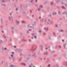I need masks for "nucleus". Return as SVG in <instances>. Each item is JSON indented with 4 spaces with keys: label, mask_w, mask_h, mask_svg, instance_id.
Wrapping results in <instances>:
<instances>
[{
    "label": "nucleus",
    "mask_w": 67,
    "mask_h": 67,
    "mask_svg": "<svg viewBox=\"0 0 67 67\" xmlns=\"http://www.w3.org/2000/svg\"><path fill=\"white\" fill-rule=\"evenodd\" d=\"M27 56L28 57L26 59L27 61H29L30 59H31V55H30L29 54H28Z\"/></svg>",
    "instance_id": "1"
},
{
    "label": "nucleus",
    "mask_w": 67,
    "mask_h": 67,
    "mask_svg": "<svg viewBox=\"0 0 67 67\" xmlns=\"http://www.w3.org/2000/svg\"><path fill=\"white\" fill-rule=\"evenodd\" d=\"M32 56H34V58H37V56L36 55V53H35L33 54H32Z\"/></svg>",
    "instance_id": "2"
},
{
    "label": "nucleus",
    "mask_w": 67,
    "mask_h": 67,
    "mask_svg": "<svg viewBox=\"0 0 67 67\" xmlns=\"http://www.w3.org/2000/svg\"><path fill=\"white\" fill-rule=\"evenodd\" d=\"M10 16H9V20L10 21H11V19H12L13 18V17H12V13H10Z\"/></svg>",
    "instance_id": "3"
},
{
    "label": "nucleus",
    "mask_w": 67,
    "mask_h": 67,
    "mask_svg": "<svg viewBox=\"0 0 67 67\" xmlns=\"http://www.w3.org/2000/svg\"><path fill=\"white\" fill-rule=\"evenodd\" d=\"M48 35L49 37H50L51 36V35H52V32L51 31H49L48 32Z\"/></svg>",
    "instance_id": "4"
},
{
    "label": "nucleus",
    "mask_w": 67,
    "mask_h": 67,
    "mask_svg": "<svg viewBox=\"0 0 67 67\" xmlns=\"http://www.w3.org/2000/svg\"><path fill=\"white\" fill-rule=\"evenodd\" d=\"M44 29L46 31H47V32H48V27H45L44 28Z\"/></svg>",
    "instance_id": "5"
},
{
    "label": "nucleus",
    "mask_w": 67,
    "mask_h": 67,
    "mask_svg": "<svg viewBox=\"0 0 67 67\" xmlns=\"http://www.w3.org/2000/svg\"><path fill=\"white\" fill-rule=\"evenodd\" d=\"M55 51H51V54H53L54 53H55Z\"/></svg>",
    "instance_id": "6"
},
{
    "label": "nucleus",
    "mask_w": 67,
    "mask_h": 67,
    "mask_svg": "<svg viewBox=\"0 0 67 67\" xmlns=\"http://www.w3.org/2000/svg\"><path fill=\"white\" fill-rule=\"evenodd\" d=\"M48 19V18H47V24H49V22H50V20L49 19Z\"/></svg>",
    "instance_id": "7"
},
{
    "label": "nucleus",
    "mask_w": 67,
    "mask_h": 67,
    "mask_svg": "<svg viewBox=\"0 0 67 67\" xmlns=\"http://www.w3.org/2000/svg\"><path fill=\"white\" fill-rule=\"evenodd\" d=\"M16 24L17 25H19V22L18 21H16Z\"/></svg>",
    "instance_id": "8"
},
{
    "label": "nucleus",
    "mask_w": 67,
    "mask_h": 67,
    "mask_svg": "<svg viewBox=\"0 0 67 67\" xmlns=\"http://www.w3.org/2000/svg\"><path fill=\"white\" fill-rule=\"evenodd\" d=\"M58 21H60L61 20H62V18H60V17H59L58 18Z\"/></svg>",
    "instance_id": "9"
},
{
    "label": "nucleus",
    "mask_w": 67,
    "mask_h": 67,
    "mask_svg": "<svg viewBox=\"0 0 67 67\" xmlns=\"http://www.w3.org/2000/svg\"><path fill=\"white\" fill-rule=\"evenodd\" d=\"M14 31V28L13 27H11V32H13Z\"/></svg>",
    "instance_id": "10"
},
{
    "label": "nucleus",
    "mask_w": 67,
    "mask_h": 67,
    "mask_svg": "<svg viewBox=\"0 0 67 67\" xmlns=\"http://www.w3.org/2000/svg\"><path fill=\"white\" fill-rule=\"evenodd\" d=\"M56 12H53V13L52 14L53 15H56Z\"/></svg>",
    "instance_id": "11"
},
{
    "label": "nucleus",
    "mask_w": 67,
    "mask_h": 67,
    "mask_svg": "<svg viewBox=\"0 0 67 67\" xmlns=\"http://www.w3.org/2000/svg\"><path fill=\"white\" fill-rule=\"evenodd\" d=\"M47 16H48L49 18H51V17H52V15L51 14L48 15Z\"/></svg>",
    "instance_id": "12"
},
{
    "label": "nucleus",
    "mask_w": 67,
    "mask_h": 67,
    "mask_svg": "<svg viewBox=\"0 0 67 67\" xmlns=\"http://www.w3.org/2000/svg\"><path fill=\"white\" fill-rule=\"evenodd\" d=\"M34 25H37V21L34 22Z\"/></svg>",
    "instance_id": "13"
},
{
    "label": "nucleus",
    "mask_w": 67,
    "mask_h": 67,
    "mask_svg": "<svg viewBox=\"0 0 67 67\" xmlns=\"http://www.w3.org/2000/svg\"><path fill=\"white\" fill-rule=\"evenodd\" d=\"M25 41H26V40L24 39L23 40H22L21 42H25Z\"/></svg>",
    "instance_id": "14"
},
{
    "label": "nucleus",
    "mask_w": 67,
    "mask_h": 67,
    "mask_svg": "<svg viewBox=\"0 0 67 67\" xmlns=\"http://www.w3.org/2000/svg\"><path fill=\"white\" fill-rule=\"evenodd\" d=\"M47 54V53L46 52H45L43 53V55H46Z\"/></svg>",
    "instance_id": "15"
},
{
    "label": "nucleus",
    "mask_w": 67,
    "mask_h": 67,
    "mask_svg": "<svg viewBox=\"0 0 67 67\" xmlns=\"http://www.w3.org/2000/svg\"><path fill=\"white\" fill-rule=\"evenodd\" d=\"M21 64L22 65H24V66H25V65H26V64L24 63H21Z\"/></svg>",
    "instance_id": "16"
},
{
    "label": "nucleus",
    "mask_w": 67,
    "mask_h": 67,
    "mask_svg": "<svg viewBox=\"0 0 67 67\" xmlns=\"http://www.w3.org/2000/svg\"><path fill=\"white\" fill-rule=\"evenodd\" d=\"M44 11H45V10H44V9L41 8V11H42V12H44Z\"/></svg>",
    "instance_id": "17"
},
{
    "label": "nucleus",
    "mask_w": 67,
    "mask_h": 67,
    "mask_svg": "<svg viewBox=\"0 0 67 67\" xmlns=\"http://www.w3.org/2000/svg\"><path fill=\"white\" fill-rule=\"evenodd\" d=\"M3 43V42L2 41H0V44H2Z\"/></svg>",
    "instance_id": "18"
},
{
    "label": "nucleus",
    "mask_w": 67,
    "mask_h": 67,
    "mask_svg": "<svg viewBox=\"0 0 67 67\" xmlns=\"http://www.w3.org/2000/svg\"><path fill=\"white\" fill-rule=\"evenodd\" d=\"M15 30L16 31H18V28H17V27H16L15 28Z\"/></svg>",
    "instance_id": "19"
},
{
    "label": "nucleus",
    "mask_w": 67,
    "mask_h": 67,
    "mask_svg": "<svg viewBox=\"0 0 67 67\" xmlns=\"http://www.w3.org/2000/svg\"><path fill=\"white\" fill-rule=\"evenodd\" d=\"M15 61V58H13V62H14Z\"/></svg>",
    "instance_id": "20"
},
{
    "label": "nucleus",
    "mask_w": 67,
    "mask_h": 67,
    "mask_svg": "<svg viewBox=\"0 0 67 67\" xmlns=\"http://www.w3.org/2000/svg\"><path fill=\"white\" fill-rule=\"evenodd\" d=\"M61 13V12H60V11H59L58 12V15H59V14H60Z\"/></svg>",
    "instance_id": "21"
},
{
    "label": "nucleus",
    "mask_w": 67,
    "mask_h": 67,
    "mask_svg": "<svg viewBox=\"0 0 67 67\" xmlns=\"http://www.w3.org/2000/svg\"><path fill=\"white\" fill-rule=\"evenodd\" d=\"M21 51H22V49H19V53H20V52H21Z\"/></svg>",
    "instance_id": "22"
},
{
    "label": "nucleus",
    "mask_w": 67,
    "mask_h": 67,
    "mask_svg": "<svg viewBox=\"0 0 67 67\" xmlns=\"http://www.w3.org/2000/svg\"><path fill=\"white\" fill-rule=\"evenodd\" d=\"M19 56H20V57H21V56H23V54L22 53H20V54H19Z\"/></svg>",
    "instance_id": "23"
},
{
    "label": "nucleus",
    "mask_w": 67,
    "mask_h": 67,
    "mask_svg": "<svg viewBox=\"0 0 67 67\" xmlns=\"http://www.w3.org/2000/svg\"><path fill=\"white\" fill-rule=\"evenodd\" d=\"M38 32H39L40 33H41L42 32V31L41 30H39L38 31Z\"/></svg>",
    "instance_id": "24"
},
{
    "label": "nucleus",
    "mask_w": 67,
    "mask_h": 67,
    "mask_svg": "<svg viewBox=\"0 0 67 67\" xmlns=\"http://www.w3.org/2000/svg\"><path fill=\"white\" fill-rule=\"evenodd\" d=\"M42 8H38V11H40L41 10V9Z\"/></svg>",
    "instance_id": "25"
},
{
    "label": "nucleus",
    "mask_w": 67,
    "mask_h": 67,
    "mask_svg": "<svg viewBox=\"0 0 67 67\" xmlns=\"http://www.w3.org/2000/svg\"><path fill=\"white\" fill-rule=\"evenodd\" d=\"M61 8L64 9H65V7H64V6L63 5H62L61 6Z\"/></svg>",
    "instance_id": "26"
},
{
    "label": "nucleus",
    "mask_w": 67,
    "mask_h": 67,
    "mask_svg": "<svg viewBox=\"0 0 67 67\" xmlns=\"http://www.w3.org/2000/svg\"><path fill=\"white\" fill-rule=\"evenodd\" d=\"M33 66L32 64L29 65V67H31Z\"/></svg>",
    "instance_id": "27"
},
{
    "label": "nucleus",
    "mask_w": 67,
    "mask_h": 67,
    "mask_svg": "<svg viewBox=\"0 0 67 67\" xmlns=\"http://www.w3.org/2000/svg\"><path fill=\"white\" fill-rule=\"evenodd\" d=\"M64 13L66 15V17H67V12H65Z\"/></svg>",
    "instance_id": "28"
},
{
    "label": "nucleus",
    "mask_w": 67,
    "mask_h": 67,
    "mask_svg": "<svg viewBox=\"0 0 67 67\" xmlns=\"http://www.w3.org/2000/svg\"><path fill=\"white\" fill-rule=\"evenodd\" d=\"M42 21L43 22H44V19L42 18Z\"/></svg>",
    "instance_id": "29"
},
{
    "label": "nucleus",
    "mask_w": 67,
    "mask_h": 67,
    "mask_svg": "<svg viewBox=\"0 0 67 67\" xmlns=\"http://www.w3.org/2000/svg\"><path fill=\"white\" fill-rule=\"evenodd\" d=\"M53 58V56L51 55L50 56V58L51 59H52Z\"/></svg>",
    "instance_id": "30"
},
{
    "label": "nucleus",
    "mask_w": 67,
    "mask_h": 67,
    "mask_svg": "<svg viewBox=\"0 0 67 67\" xmlns=\"http://www.w3.org/2000/svg\"><path fill=\"white\" fill-rule=\"evenodd\" d=\"M30 27V28H31V27H33L32 26H28V27Z\"/></svg>",
    "instance_id": "31"
},
{
    "label": "nucleus",
    "mask_w": 67,
    "mask_h": 67,
    "mask_svg": "<svg viewBox=\"0 0 67 67\" xmlns=\"http://www.w3.org/2000/svg\"><path fill=\"white\" fill-rule=\"evenodd\" d=\"M44 5H46V4H47V2H46L45 3H44Z\"/></svg>",
    "instance_id": "32"
},
{
    "label": "nucleus",
    "mask_w": 67,
    "mask_h": 67,
    "mask_svg": "<svg viewBox=\"0 0 67 67\" xmlns=\"http://www.w3.org/2000/svg\"><path fill=\"white\" fill-rule=\"evenodd\" d=\"M60 31L62 32H64V31L63 30V29H61Z\"/></svg>",
    "instance_id": "33"
},
{
    "label": "nucleus",
    "mask_w": 67,
    "mask_h": 67,
    "mask_svg": "<svg viewBox=\"0 0 67 67\" xmlns=\"http://www.w3.org/2000/svg\"><path fill=\"white\" fill-rule=\"evenodd\" d=\"M22 23L24 24V23H25V21H22Z\"/></svg>",
    "instance_id": "34"
},
{
    "label": "nucleus",
    "mask_w": 67,
    "mask_h": 67,
    "mask_svg": "<svg viewBox=\"0 0 67 67\" xmlns=\"http://www.w3.org/2000/svg\"><path fill=\"white\" fill-rule=\"evenodd\" d=\"M58 47L59 49H60V47H61L60 46H58Z\"/></svg>",
    "instance_id": "35"
},
{
    "label": "nucleus",
    "mask_w": 67,
    "mask_h": 67,
    "mask_svg": "<svg viewBox=\"0 0 67 67\" xmlns=\"http://www.w3.org/2000/svg\"><path fill=\"white\" fill-rule=\"evenodd\" d=\"M22 27H25V25H23Z\"/></svg>",
    "instance_id": "36"
},
{
    "label": "nucleus",
    "mask_w": 67,
    "mask_h": 67,
    "mask_svg": "<svg viewBox=\"0 0 67 67\" xmlns=\"http://www.w3.org/2000/svg\"><path fill=\"white\" fill-rule=\"evenodd\" d=\"M63 19H64V20H65V19H66V18L65 17V16H63Z\"/></svg>",
    "instance_id": "37"
},
{
    "label": "nucleus",
    "mask_w": 67,
    "mask_h": 67,
    "mask_svg": "<svg viewBox=\"0 0 67 67\" xmlns=\"http://www.w3.org/2000/svg\"><path fill=\"white\" fill-rule=\"evenodd\" d=\"M11 56L12 57H13V54H12L11 55Z\"/></svg>",
    "instance_id": "38"
},
{
    "label": "nucleus",
    "mask_w": 67,
    "mask_h": 67,
    "mask_svg": "<svg viewBox=\"0 0 67 67\" xmlns=\"http://www.w3.org/2000/svg\"><path fill=\"white\" fill-rule=\"evenodd\" d=\"M2 1H3V2H5V0H2Z\"/></svg>",
    "instance_id": "39"
},
{
    "label": "nucleus",
    "mask_w": 67,
    "mask_h": 67,
    "mask_svg": "<svg viewBox=\"0 0 67 67\" xmlns=\"http://www.w3.org/2000/svg\"><path fill=\"white\" fill-rule=\"evenodd\" d=\"M34 0H31V2H33V1H34Z\"/></svg>",
    "instance_id": "40"
},
{
    "label": "nucleus",
    "mask_w": 67,
    "mask_h": 67,
    "mask_svg": "<svg viewBox=\"0 0 67 67\" xmlns=\"http://www.w3.org/2000/svg\"><path fill=\"white\" fill-rule=\"evenodd\" d=\"M50 66H51V65H50V64H48V67H50Z\"/></svg>",
    "instance_id": "41"
},
{
    "label": "nucleus",
    "mask_w": 67,
    "mask_h": 67,
    "mask_svg": "<svg viewBox=\"0 0 67 67\" xmlns=\"http://www.w3.org/2000/svg\"><path fill=\"white\" fill-rule=\"evenodd\" d=\"M18 8H16V11H18Z\"/></svg>",
    "instance_id": "42"
},
{
    "label": "nucleus",
    "mask_w": 67,
    "mask_h": 67,
    "mask_svg": "<svg viewBox=\"0 0 67 67\" xmlns=\"http://www.w3.org/2000/svg\"><path fill=\"white\" fill-rule=\"evenodd\" d=\"M32 36H34V33L32 34Z\"/></svg>",
    "instance_id": "43"
},
{
    "label": "nucleus",
    "mask_w": 67,
    "mask_h": 67,
    "mask_svg": "<svg viewBox=\"0 0 67 67\" xmlns=\"http://www.w3.org/2000/svg\"><path fill=\"white\" fill-rule=\"evenodd\" d=\"M58 37H59V38H60V37H61L60 36V35L58 36Z\"/></svg>",
    "instance_id": "44"
},
{
    "label": "nucleus",
    "mask_w": 67,
    "mask_h": 67,
    "mask_svg": "<svg viewBox=\"0 0 67 67\" xmlns=\"http://www.w3.org/2000/svg\"><path fill=\"white\" fill-rule=\"evenodd\" d=\"M1 5L2 7H3L4 5H3V4H1Z\"/></svg>",
    "instance_id": "45"
},
{
    "label": "nucleus",
    "mask_w": 67,
    "mask_h": 67,
    "mask_svg": "<svg viewBox=\"0 0 67 67\" xmlns=\"http://www.w3.org/2000/svg\"><path fill=\"white\" fill-rule=\"evenodd\" d=\"M3 61H2V62H1V64H3Z\"/></svg>",
    "instance_id": "46"
},
{
    "label": "nucleus",
    "mask_w": 67,
    "mask_h": 67,
    "mask_svg": "<svg viewBox=\"0 0 67 67\" xmlns=\"http://www.w3.org/2000/svg\"><path fill=\"white\" fill-rule=\"evenodd\" d=\"M13 67V65H11L10 66V67Z\"/></svg>",
    "instance_id": "47"
},
{
    "label": "nucleus",
    "mask_w": 67,
    "mask_h": 67,
    "mask_svg": "<svg viewBox=\"0 0 67 67\" xmlns=\"http://www.w3.org/2000/svg\"><path fill=\"white\" fill-rule=\"evenodd\" d=\"M4 50H7V48H4Z\"/></svg>",
    "instance_id": "48"
},
{
    "label": "nucleus",
    "mask_w": 67,
    "mask_h": 67,
    "mask_svg": "<svg viewBox=\"0 0 67 67\" xmlns=\"http://www.w3.org/2000/svg\"><path fill=\"white\" fill-rule=\"evenodd\" d=\"M65 65L67 66V62H66L65 63Z\"/></svg>",
    "instance_id": "49"
},
{
    "label": "nucleus",
    "mask_w": 67,
    "mask_h": 67,
    "mask_svg": "<svg viewBox=\"0 0 67 67\" xmlns=\"http://www.w3.org/2000/svg\"><path fill=\"white\" fill-rule=\"evenodd\" d=\"M32 18H34V15H32Z\"/></svg>",
    "instance_id": "50"
},
{
    "label": "nucleus",
    "mask_w": 67,
    "mask_h": 67,
    "mask_svg": "<svg viewBox=\"0 0 67 67\" xmlns=\"http://www.w3.org/2000/svg\"><path fill=\"white\" fill-rule=\"evenodd\" d=\"M14 47L15 48H16V46H14Z\"/></svg>",
    "instance_id": "51"
},
{
    "label": "nucleus",
    "mask_w": 67,
    "mask_h": 67,
    "mask_svg": "<svg viewBox=\"0 0 67 67\" xmlns=\"http://www.w3.org/2000/svg\"><path fill=\"white\" fill-rule=\"evenodd\" d=\"M40 8H42V7H43V6L41 5H40Z\"/></svg>",
    "instance_id": "52"
},
{
    "label": "nucleus",
    "mask_w": 67,
    "mask_h": 67,
    "mask_svg": "<svg viewBox=\"0 0 67 67\" xmlns=\"http://www.w3.org/2000/svg\"><path fill=\"white\" fill-rule=\"evenodd\" d=\"M3 23V20H2L1 23Z\"/></svg>",
    "instance_id": "53"
},
{
    "label": "nucleus",
    "mask_w": 67,
    "mask_h": 67,
    "mask_svg": "<svg viewBox=\"0 0 67 67\" xmlns=\"http://www.w3.org/2000/svg\"><path fill=\"white\" fill-rule=\"evenodd\" d=\"M63 46H64V47H66V46L65 45H64Z\"/></svg>",
    "instance_id": "54"
},
{
    "label": "nucleus",
    "mask_w": 67,
    "mask_h": 67,
    "mask_svg": "<svg viewBox=\"0 0 67 67\" xmlns=\"http://www.w3.org/2000/svg\"><path fill=\"white\" fill-rule=\"evenodd\" d=\"M12 54H13V55L14 54V52H12Z\"/></svg>",
    "instance_id": "55"
},
{
    "label": "nucleus",
    "mask_w": 67,
    "mask_h": 67,
    "mask_svg": "<svg viewBox=\"0 0 67 67\" xmlns=\"http://www.w3.org/2000/svg\"><path fill=\"white\" fill-rule=\"evenodd\" d=\"M4 38H7V37H4Z\"/></svg>",
    "instance_id": "56"
},
{
    "label": "nucleus",
    "mask_w": 67,
    "mask_h": 67,
    "mask_svg": "<svg viewBox=\"0 0 67 67\" xmlns=\"http://www.w3.org/2000/svg\"><path fill=\"white\" fill-rule=\"evenodd\" d=\"M3 7H6V6L4 5Z\"/></svg>",
    "instance_id": "57"
},
{
    "label": "nucleus",
    "mask_w": 67,
    "mask_h": 67,
    "mask_svg": "<svg viewBox=\"0 0 67 67\" xmlns=\"http://www.w3.org/2000/svg\"><path fill=\"white\" fill-rule=\"evenodd\" d=\"M40 60H42V59H43V58H40Z\"/></svg>",
    "instance_id": "58"
},
{
    "label": "nucleus",
    "mask_w": 67,
    "mask_h": 67,
    "mask_svg": "<svg viewBox=\"0 0 67 67\" xmlns=\"http://www.w3.org/2000/svg\"><path fill=\"white\" fill-rule=\"evenodd\" d=\"M34 37L35 38H36V36H34Z\"/></svg>",
    "instance_id": "59"
},
{
    "label": "nucleus",
    "mask_w": 67,
    "mask_h": 67,
    "mask_svg": "<svg viewBox=\"0 0 67 67\" xmlns=\"http://www.w3.org/2000/svg\"><path fill=\"white\" fill-rule=\"evenodd\" d=\"M2 33H4V31L3 30H2Z\"/></svg>",
    "instance_id": "60"
},
{
    "label": "nucleus",
    "mask_w": 67,
    "mask_h": 67,
    "mask_svg": "<svg viewBox=\"0 0 67 67\" xmlns=\"http://www.w3.org/2000/svg\"><path fill=\"white\" fill-rule=\"evenodd\" d=\"M43 35H45V33H44V34H43Z\"/></svg>",
    "instance_id": "61"
},
{
    "label": "nucleus",
    "mask_w": 67,
    "mask_h": 67,
    "mask_svg": "<svg viewBox=\"0 0 67 67\" xmlns=\"http://www.w3.org/2000/svg\"><path fill=\"white\" fill-rule=\"evenodd\" d=\"M51 4H53V2H51Z\"/></svg>",
    "instance_id": "62"
},
{
    "label": "nucleus",
    "mask_w": 67,
    "mask_h": 67,
    "mask_svg": "<svg viewBox=\"0 0 67 67\" xmlns=\"http://www.w3.org/2000/svg\"><path fill=\"white\" fill-rule=\"evenodd\" d=\"M48 38H49V40H50V39H51V38L50 37H48Z\"/></svg>",
    "instance_id": "63"
},
{
    "label": "nucleus",
    "mask_w": 67,
    "mask_h": 67,
    "mask_svg": "<svg viewBox=\"0 0 67 67\" xmlns=\"http://www.w3.org/2000/svg\"><path fill=\"white\" fill-rule=\"evenodd\" d=\"M56 67H59V66H58V65H57Z\"/></svg>",
    "instance_id": "64"
}]
</instances>
